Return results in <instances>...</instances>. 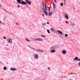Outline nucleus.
<instances>
[{"instance_id":"1","label":"nucleus","mask_w":80,"mask_h":80,"mask_svg":"<svg viewBox=\"0 0 80 80\" xmlns=\"http://www.w3.org/2000/svg\"><path fill=\"white\" fill-rule=\"evenodd\" d=\"M42 7L43 10V12L45 13L46 15H48V13L47 11V5L45 3H43V2H42Z\"/></svg>"},{"instance_id":"2","label":"nucleus","mask_w":80,"mask_h":80,"mask_svg":"<svg viewBox=\"0 0 80 80\" xmlns=\"http://www.w3.org/2000/svg\"><path fill=\"white\" fill-rule=\"evenodd\" d=\"M73 60L80 61V58L79 59L78 57H75V58L73 59Z\"/></svg>"},{"instance_id":"3","label":"nucleus","mask_w":80,"mask_h":80,"mask_svg":"<svg viewBox=\"0 0 80 80\" xmlns=\"http://www.w3.org/2000/svg\"><path fill=\"white\" fill-rule=\"evenodd\" d=\"M7 40L8 42V43H12V39L9 38H8L7 39Z\"/></svg>"},{"instance_id":"4","label":"nucleus","mask_w":80,"mask_h":80,"mask_svg":"<svg viewBox=\"0 0 80 80\" xmlns=\"http://www.w3.org/2000/svg\"><path fill=\"white\" fill-rule=\"evenodd\" d=\"M25 1L26 2V3H28L29 5H31V2H30L28 1L27 0H25Z\"/></svg>"},{"instance_id":"5","label":"nucleus","mask_w":80,"mask_h":80,"mask_svg":"<svg viewBox=\"0 0 80 80\" xmlns=\"http://www.w3.org/2000/svg\"><path fill=\"white\" fill-rule=\"evenodd\" d=\"M36 40L37 41H42V39L40 38L36 39Z\"/></svg>"},{"instance_id":"6","label":"nucleus","mask_w":80,"mask_h":80,"mask_svg":"<svg viewBox=\"0 0 80 80\" xmlns=\"http://www.w3.org/2000/svg\"><path fill=\"white\" fill-rule=\"evenodd\" d=\"M38 54H35V58L36 59H38Z\"/></svg>"},{"instance_id":"7","label":"nucleus","mask_w":80,"mask_h":80,"mask_svg":"<svg viewBox=\"0 0 80 80\" xmlns=\"http://www.w3.org/2000/svg\"><path fill=\"white\" fill-rule=\"evenodd\" d=\"M57 32L59 33H60V34H61V35H63V33H62V31H60L58 30L57 31Z\"/></svg>"},{"instance_id":"8","label":"nucleus","mask_w":80,"mask_h":80,"mask_svg":"<svg viewBox=\"0 0 80 80\" xmlns=\"http://www.w3.org/2000/svg\"><path fill=\"white\" fill-rule=\"evenodd\" d=\"M21 4H23V5H26L27 4V2L24 1H22L21 2Z\"/></svg>"},{"instance_id":"9","label":"nucleus","mask_w":80,"mask_h":80,"mask_svg":"<svg viewBox=\"0 0 80 80\" xmlns=\"http://www.w3.org/2000/svg\"><path fill=\"white\" fill-rule=\"evenodd\" d=\"M11 70L12 71H14L15 70H17V69L15 68H11Z\"/></svg>"},{"instance_id":"10","label":"nucleus","mask_w":80,"mask_h":80,"mask_svg":"<svg viewBox=\"0 0 80 80\" xmlns=\"http://www.w3.org/2000/svg\"><path fill=\"white\" fill-rule=\"evenodd\" d=\"M36 51L37 52H43V51L39 50H36Z\"/></svg>"},{"instance_id":"11","label":"nucleus","mask_w":80,"mask_h":80,"mask_svg":"<svg viewBox=\"0 0 80 80\" xmlns=\"http://www.w3.org/2000/svg\"><path fill=\"white\" fill-rule=\"evenodd\" d=\"M62 53L63 54H66V51L65 50H63L62 51Z\"/></svg>"},{"instance_id":"12","label":"nucleus","mask_w":80,"mask_h":80,"mask_svg":"<svg viewBox=\"0 0 80 80\" xmlns=\"http://www.w3.org/2000/svg\"><path fill=\"white\" fill-rule=\"evenodd\" d=\"M65 17L67 18V19L68 20V15H67V14L65 15Z\"/></svg>"},{"instance_id":"13","label":"nucleus","mask_w":80,"mask_h":80,"mask_svg":"<svg viewBox=\"0 0 80 80\" xmlns=\"http://www.w3.org/2000/svg\"><path fill=\"white\" fill-rule=\"evenodd\" d=\"M17 2L19 3H20V4H22L21 2H21V0H17Z\"/></svg>"},{"instance_id":"14","label":"nucleus","mask_w":80,"mask_h":80,"mask_svg":"<svg viewBox=\"0 0 80 80\" xmlns=\"http://www.w3.org/2000/svg\"><path fill=\"white\" fill-rule=\"evenodd\" d=\"M51 52H52V53H54V52H55V50H52L51 51Z\"/></svg>"},{"instance_id":"15","label":"nucleus","mask_w":80,"mask_h":80,"mask_svg":"<svg viewBox=\"0 0 80 80\" xmlns=\"http://www.w3.org/2000/svg\"><path fill=\"white\" fill-rule=\"evenodd\" d=\"M53 9H55V4H53Z\"/></svg>"},{"instance_id":"16","label":"nucleus","mask_w":80,"mask_h":80,"mask_svg":"<svg viewBox=\"0 0 80 80\" xmlns=\"http://www.w3.org/2000/svg\"><path fill=\"white\" fill-rule=\"evenodd\" d=\"M25 40H26V41H27V42H30V40H28V38H26L25 39Z\"/></svg>"},{"instance_id":"17","label":"nucleus","mask_w":80,"mask_h":80,"mask_svg":"<svg viewBox=\"0 0 80 80\" xmlns=\"http://www.w3.org/2000/svg\"><path fill=\"white\" fill-rule=\"evenodd\" d=\"M52 15V12H50L49 14V16H51V15Z\"/></svg>"},{"instance_id":"18","label":"nucleus","mask_w":80,"mask_h":80,"mask_svg":"<svg viewBox=\"0 0 80 80\" xmlns=\"http://www.w3.org/2000/svg\"><path fill=\"white\" fill-rule=\"evenodd\" d=\"M3 69L4 70H7V67H4L3 68Z\"/></svg>"},{"instance_id":"19","label":"nucleus","mask_w":80,"mask_h":80,"mask_svg":"<svg viewBox=\"0 0 80 80\" xmlns=\"http://www.w3.org/2000/svg\"><path fill=\"white\" fill-rule=\"evenodd\" d=\"M28 47H30V48H32V49H33V50H35V49L34 48H31V47H30V46H28Z\"/></svg>"},{"instance_id":"20","label":"nucleus","mask_w":80,"mask_h":80,"mask_svg":"<svg viewBox=\"0 0 80 80\" xmlns=\"http://www.w3.org/2000/svg\"><path fill=\"white\" fill-rule=\"evenodd\" d=\"M47 32L48 33H50V31H49V30L48 29Z\"/></svg>"},{"instance_id":"21","label":"nucleus","mask_w":80,"mask_h":80,"mask_svg":"<svg viewBox=\"0 0 80 80\" xmlns=\"http://www.w3.org/2000/svg\"><path fill=\"white\" fill-rule=\"evenodd\" d=\"M65 37H68V34H65Z\"/></svg>"},{"instance_id":"22","label":"nucleus","mask_w":80,"mask_h":80,"mask_svg":"<svg viewBox=\"0 0 80 80\" xmlns=\"http://www.w3.org/2000/svg\"><path fill=\"white\" fill-rule=\"evenodd\" d=\"M60 5L62 6V7H63V4L62 3H61L60 4Z\"/></svg>"},{"instance_id":"23","label":"nucleus","mask_w":80,"mask_h":80,"mask_svg":"<svg viewBox=\"0 0 80 80\" xmlns=\"http://www.w3.org/2000/svg\"><path fill=\"white\" fill-rule=\"evenodd\" d=\"M3 38H4V39H7V38H6L5 37H3Z\"/></svg>"},{"instance_id":"24","label":"nucleus","mask_w":80,"mask_h":80,"mask_svg":"<svg viewBox=\"0 0 80 80\" xmlns=\"http://www.w3.org/2000/svg\"><path fill=\"white\" fill-rule=\"evenodd\" d=\"M51 30H54V31H55V30L53 29V28H51Z\"/></svg>"},{"instance_id":"25","label":"nucleus","mask_w":80,"mask_h":80,"mask_svg":"<svg viewBox=\"0 0 80 80\" xmlns=\"http://www.w3.org/2000/svg\"><path fill=\"white\" fill-rule=\"evenodd\" d=\"M70 74H76L75 73H70Z\"/></svg>"},{"instance_id":"26","label":"nucleus","mask_w":80,"mask_h":80,"mask_svg":"<svg viewBox=\"0 0 80 80\" xmlns=\"http://www.w3.org/2000/svg\"><path fill=\"white\" fill-rule=\"evenodd\" d=\"M65 22H66V23H68V22H67V21H65Z\"/></svg>"},{"instance_id":"27","label":"nucleus","mask_w":80,"mask_h":80,"mask_svg":"<svg viewBox=\"0 0 80 80\" xmlns=\"http://www.w3.org/2000/svg\"><path fill=\"white\" fill-rule=\"evenodd\" d=\"M54 1L55 2V3H57V2L56 1V0H54Z\"/></svg>"},{"instance_id":"28","label":"nucleus","mask_w":80,"mask_h":80,"mask_svg":"<svg viewBox=\"0 0 80 80\" xmlns=\"http://www.w3.org/2000/svg\"><path fill=\"white\" fill-rule=\"evenodd\" d=\"M64 4H66V2H65V1H64Z\"/></svg>"},{"instance_id":"29","label":"nucleus","mask_w":80,"mask_h":80,"mask_svg":"<svg viewBox=\"0 0 80 80\" xmlns=\"http://www.w3.org/2000/svg\"><path fill=\"white\" fill-rule=\"evenodd\" d=\"M16 25H18V23H16Z\"/></svg>"},{"instance_id":"30","label":"nucleus","mask_w":80,"mask_h":80,"mask_svg":"<svg viewBox=\"0 0 80 80\" xmlns=\"http://www.w3.org/2000/svg\"><path fill=\"white\" fill-rule=\"evenodd\" d=\"M47 24H49V22H47Z\"/></svg>"},{"instance_id":"31","label":"nucleus","mask_w":80,"mask_h":80,"mask_svg":"<svg viewBox=\"0 0 80 80\" xmlns=\"http://www.w3.org/2000/svg\"><path fill=\"white\" fill-rule=\"evenodd\" d=\"M43 37H46L45 36H43Z\"/></svg>"},{"instance_id":"32","label":"nucleus","mask_w":80,"mask_h":80,"mask_svg":"<svg viewBox=\"0 0 80 80\" xmlns=\"http://www.w3.org/2000/svg\"><path fill=\"white\" fill-rule=\"evenodd\" d=\"M43 25H46V23H45L44 24H43Z\"/></svg>"},{"instance_id":"33","label":"nucleus","mask_w":80,"mask_h":80,"mask_svg":"<svg viewBox=\"0 0 80 80\" xmlns=\"http://www.w3.org/2000/svg\"><path fill=\"white\" fill-rule=\"evenodd\" d=\"M18 7H19V8H20V6H19V5H18Z\"/></svg>"},{"instance_id":"34","label":"nucleus","mask_w":80,"mask_h":80,"mask_svg":"<svg viewBox=\"0 0 80 80\" xmlns=\"http://www.w3.org/2000/svg\"><path fill=\"white\" fill-rule=\"evenodd\" d=\"M42 16H43V17H44V16H45L44 14H42Z\"/></svg>"},{"instance_id":"35","label":"nucleus","mask_w":80,"mask_h":80,"mask_svg":"<svg viewBox=\"0 0 80 80\" xmlns=\"http://www.w3.org/2000/svg\"><path fill=\"white\" fill-rule=\"evenodd\" d=\"M79 66H80V62L79 63Z\"/></svg>"},{"instance_id":"36","label":"nucleus","mask_w":80,"mask_h":80,"mask_svg":"<svg viewBox=\"0 0 80 80\" xmlns=\"http://www.w3.org/2000/svg\"><path fill=\"white\" fill-rule=\"evenodd\" d=\"M48 70H49V69H50V68H48Z\"/></svg>"},{"instance_id":"37","label":"nucleus","mask_w":80,"mask_h":80,"mask_svg":"<svg viewBox=\"0 0 80 80\" xmlns=\"http://www.w3.org/2000/svg\"><path fill=\"white\" fill-rule=\"evenodd\" d=\"M2 23V22L1 21H0V23Z\"/></svg>"},{"instance_id":"38","label":"nucleus","mask_w":80,"mask_h":80,"mask_svg":"<svg viewBox=\"0 0 80 80\" xmlns=\"http://www.w3.org/2000/svg\"><path fill=\"white\" fill-rule=\"evenodd\" d=\"M41 36L42 37L43 36V35H41Z\"/></svg>"},{"instance_id":"39","label":"nucleus","mask_w":80,"mask_h":80,"mask_svg":"<svg viewBox=\"0 0 80 80\" xmlns=\"http://www.w3.org/2000/svg\"><path fill=\"white\" fill-rule=\"evenodd\" d=\"M64 78H66V77H65V76H64Z\"/></svg>"},{"instance_id":"40","label":"nucleus","mask_w":80,"mask_h":80,"mask_svg":"<svg viewBox=\"0 0 80 80\" xmlns=\"http://www.w3.org/2000/svg\"><path fill=\"white\" fill-rule=\"evenodd\" d=\"M5 10V11H6V12H7V11L6 10Z\"/></svg>"},{"instance_id":"41","label":"nucleus","mask_w":80,"mask_h":80,"mask_svg":"<svg viewBox=\"0 0 80 80\" xmlns=\"http://www.w3.org/2000/svg\"><path fill=\"white\" fill-rule=\"evenodd\" d=\"M64 0V1L65 2V0Z\"/></svg>"},{"instance_id":"42","label":"nucleus","mask_w":80,"mask_h":80,"mask_svg":"<svg viewBox=\"0 0 80 80\" xmlns=\"http://www.w3.org/2000/svg\"><path fill=\"white\" fill-rule=\"evenodd\" d=\"M49 10H50V9H49Z\"/></svg>"},{"instance_id":"43","label":"nucleus","mask_w":80,"mask_h":80,"mask_svg":"<svg viewBox=\"0 0 80 80\" xmlns=\"http://www.w3.org/2000/svg\"><path fill=\"white\" fill-rule=\"evenodd\" d=\"M70 80H71V79H70Z\"/></svg>"}]
</instances>
